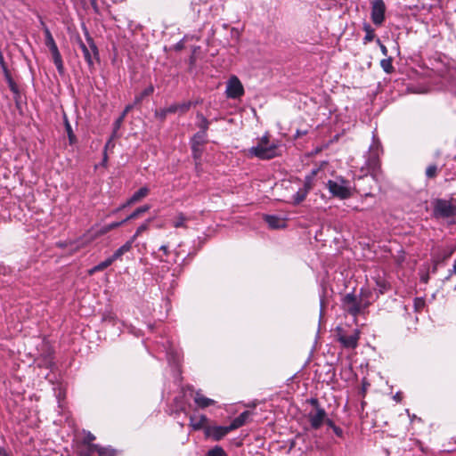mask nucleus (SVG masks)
<instances>
[{
  "instance_id": "obj_59",
  "label": "nucleus",
  "mask_w": 456,
  "mask_h": 456,
  "mask_svg": "<svg viewBox=\"0 0 456 456\" xmlns=\"http://www.w3.org/2000/svg\"><path fill=\"white\" fill-rule=\"evenodd\" d=\"M122 209H124V208H122V205H121L120 207H118V208H116L115 210H113V211H112V214H116V213H118V211H120V210H122Z\"/></svg>"
},
{
  "instance_id": "obj_42",
  "label": "nucleus",
  "mask_w": 456,
  "mask_h": 456,
  "mask_svg": "<svg viewBox=\"0 0 456 456\" xmlns=\"http://www.w3.org/2000/svg\"><path fill=\"white\" fill-rule=\"evenodd\" d=\"M376 285L379 288V291L380 294L385 293L389 288V285L387 283V281L380 279L376 281Z\"/></svg>"
},
{
  "instance_id": "obj_64",
  "label": "nucleus",
  "mask_w": 456,
  "mask_h": 456,
  "mask_svg": "<svg viewBox=\"0 0 456 456\" xmlns=\"http://www.w3.org/2000/svg\"><path fill=\"white\" fill-rule=\"evenodd\" d=\"M79 456H90L88 454H79Z\"/></svg>"
},
{
  "instance_id": "obj_11",
  "label": "nucleus",
  "mask_w": 456,
  "mask_h": 456,
  "mask_svg": "<svg viewBox=\"0 0 456 456\" xmlns=\"http://www.w3.org/2000/svg\"><path fill=\"white\" fill-rule=\"evenodd\" d=\"M312 187V178L306 177L303 187L300 188L293 196V204L298 205L303 202L311 191Z\"/></svg>"
},
{
  "instance_id": "obj_20",
  "label": "nucleus",
  "mask_w": 456,
  "mask_h": 456,
  "mask_svg": "<svg viewBox=\"0 0 456 456\" xmlns=\"http://www.w3.org/2000/svg\"><path fill=\"white\" fill-rule=\"evenodd\" d=\"M196 118L199 120L197 123V126L200 129L199 131L207 133L209 128L210 121L200 112H197Z\"/></svg>"
},
{
  "instance_id": "obj_43",
  "label": "nucleus",
  "mask_w": 456,
  "mask_h": 456,
  "mask_svg": "<svg viewBox=\"0 0 456 456\" xmlns=\"http://www.w3.org/2000/svg\"><path fill=\"white\" fill-rule=\"evenodd\" d=\"M45 44L48 47V49L51 53L58 49V46H57L53 37L51 39H48V40H45Z\"/></svg>"
},
{
  "instance_id": "obj_16",
  "label": "nucleus",
  "mask_w": 456,
  "mask_h": 456,
  "mask_svg": "<svg viewBox=\"0 0 456 456\" xmlns=\"http://www.w3.org/2000/svg\"><path fill=\"white\" fill-rule=\"evenodd\" d=\"M358 297L359 303L364 312L370 305L371 291L370 289H361Z\"/></svg>"
},
{
  "instance_id": "obj_45",
  "label": "nucleus",
  "mask_w": 456,
  "mask_h": 456,
  "mask_svg": "<svg viewBox=\"0 0 456 456\" xmlns=\"http://www.w3.org/2000/svg\"><path fill=\"white\" fill-rule=\"evenodd\" d=\"M2 70H3V73H4L6 82H9L13 79L8 67H4V69H2Z\"/></svg>"
},
{
  "instance_id": "obj_6",
  "label": "nucleus",
  "mask_w": 456,
  "mask_h": 456,
  "mask_svg": "<svg viewBox=\"0 0 456 456\" xmlns=\"http://www.w3.org/2000/svg\"><path fill=\"white\" fill-rule=\"evenodd\" d=\"M343 309L351 316L356 317L363 313L358 297L354 293H347L342 298Z\"/></svg>"
},
{
  "instance_id": "obj_24",
  "label": "nucleus",
  "mask_w": 456,
  "mask_h": 456,
  "mask_svg": "<svg viewBox=\"0 0 456 456\" xmlns=\"http://www.w3.org/2000/svg\"><path fill=\"white\" fill-rule=\"evenodd\" d=\"M265 221L273 229H277L283 225V220H281L276 216L266 215L265 216Z\"/></svg>"
},
{
  "instance_id": "obj_7",
  "label": "nucleus",
  "mask_w": 456,
  "mask_h": 456,
  "mask_svg": "<svg viewBox=\"0 0 456 456\" xmlns=\"http://www.w3.org/2000/svg\"><path fill=\"white\" fill-rule=\"evenodd\" d=\"M386 4L383 0H373L371 2L370 18L376 26H381L386 19Z\"/></svg>"
},
{
  "instance_id": "obj_5",
  "label": "nucleus",
  "mask_w": 456,
  "mask_h": 456,
  "mask_svg": "<svg viewBox=\"0 0 456 456\" xmlns=\"http://www.w3.org/2000/svg\"><path fill=\"white\" fill-rule=\"evenodd\" d=\"M433 211L436 217L448 218L456 214V206L452 205L451 201L437 199L434 202Z\"/></svg>"
},
{
  "instance_id": "obj_3",
  "label": "nucleus",
  "mask_w": 456,
  "mask_h": 456,
  "mask_svg": "<svg viewBox=\"0 0 456 456\" xmlns=\"http://www.w3.org/2000/svg\"><path fill=\"white\" fill-rule=\"evenodd\" d=\"M86 38L88 46L81 40L79 41V46L83 52L84 58L89 68H92L94 66L93 56L99 61V51L93 37L90 36L87 30H86Z\"/></svg>"
},
{
  "instance_id": "obj_51",
  "label": "nucleus",
  "mask_w": 456,
  "mask_h": 456,
  "mask_svg": "<svg viewBox=\"0 0 456 456\" xmlns=\"http://www.w3.org/2000/svg\"><path fill=\"white\" fill-rule=\"evenodd\" d=\"M324 423H325L328 427H330V428H332V429L334 428V427H336V425H335L334 421H333V420H331V419H328L327 417H326V419H325Z\"/></svg>"
},
{
  "instance_id": "obj_4",
  "label": "nucleus",
  "mask_w": 456,
  "mask_h": 456,
  "mask_svg": "<svg viewBox=\"0 0 456 456\" xmlns=\"http://www.w3.org/2000/svg\"><path fill=\"white\" fill-rule=\"evenodd\" d=\"M337 340L341 343L345 348L354 349L358 346V340L360 338V332L358 330H354L349 335L346 334L342 328H337L336 330Z\"/></svg>"
},
{
  "instance_id": "obj_49",
  "label": "nucleus",
  "mask_w": 456,
  "mask_h": 456,
  "mask_svg": "<svg viewBox=\"0 0 456 456\" xmlns=\"http://www.w3.org/2000/svg\"><path fill=\"white\" fill-rule=\"evenodd\" d=\"M44 33H45V40H48V39H51L53 37L50 29L45 26L44 28Z\"/></svg>"
},
{
  "instance_id": "obj_38",
  "label": "nucleus",
  "mask_w": 456,
  "mask_h": 456,
  "mask_svg": "<svg viewBox=\"0 0 456 456\" xmlns=\"http://www.w3.org/2000/svg\"><path fill=\"white\" fill-rule=\"evenodd\" d=\"M124 119L122 117H118L116 121L114 122V125H113V133H112V135L110 139V141L107 142L106 144V147L110 144V141L116 136L117 134V132L118 131V129L120 128L122 123H123Z\"/></svg>"
},
{
  "instance_id": "obj_61",
  "label": "nucleus",
  "mask_w": 456,
  "mask_h": 456,
  "mask_svg": "<svg viewBox=\"0 0 456 456\" xmlns=\"http://www.w3.org/2000/svg\"><path fill=\"white\" fill-rule=\"evenodd\" d=\"M295 444H296L295 441H291L289 448L292 449L293 447H295Z\"/></svg>"
},
{
  "instance_id": "obj_18",
  "label": "nucleus",
  "mask_w": 456,
  "mask_h": 456,
  "mask_svg": "<svg viewBox=\"0 0 456 456\" xmlns=\"http://www.w3.org/2000/svg\"><path fill=\"white\" fill-rule=\"evenodd\" d=\"M133 241L131 240H127L124 245H122L119 248H118L113 255L111 256L112 260L116 261L119 259L124 254L129 252L133 247Z\"/></svg>"
},
{
  "instance_id": "obj_46",
  "label": "nucleus",
  "mask_w": 456,
  "mask_h": 456,
  "mask_svg": "<svg viewBox=\"0 0 456 456\" xmlns=\"http://www.w3.org/2000/svg\"><path fill=\"white\" fill-rule=\"evenodd\" d=\"M377 43L379 45L380 51L384 56H387L388 50L385 45H383L379 38L377 39Z\"/></svg>"
},
{
  "instance_id": "obj_40",
  "label": "nucleus",
  "mask_w": 456,
  "mask_h": 456,
  "mask_svg": "<svg viewBox=\"0 0 456 456\" xmlns=\"http://www.w3.org/2000/svg\"><path fill=\"white\" fill-rule=\"evenodd\" d=\"M98 455L99 456H116L117 451L114 449H111V448H105V447L101 446Z\"/></svg>"
},
{
  "instance_id": "obj_15",
  "label": "nucleus",
  "mask_w": 456,
  "mask_h": 456,
  "mask_svg": "<svg viewBox=\"0 0 456 456\" xmlns=\"http://www.w3.org/2000/svg\"><path fill=\"white\" fill-rule=\"evenodd\" d=\"M194 402L201 409L208 408L216 403L215 400L206 397L200 391L195 393Z\"/></svg>"
},
{
  "instance_id": "obj_27",
  "label": "nucleus",
  "mask_w": 456,
  "mask_h": 456,
  "mask_svg": "<svg viewBox=\"0 0 456 456\" xmlns=\"http://www.w3.org/2000/svg\"><path fill=\"white\" fill-rule=\"evenodd\" d=\"M150 206L149 205H143L140 208H137L133 213H131L128 216H126L124 220L126 223L129 220L136 219L139 216H141L143 213H146L149 211Z\"/></svg>"
},
{
  "instance_id": "obj_13",
  "label": "nucleus",
  "mask_w": 456,
  "mask_h": 456,
  "mask_svg": "<svg viewBox=\"0 0 456 456\" xmlns=\"http://www.w3.org/2000/svg\"><path fill=\"white\" fill-rule=\"evenodd\" d=\"M208 419L205 415H200V417H190V426L194 430H200L203 429L205 431V428L209 427L208 425Z\"/></svg>"
},
{
  "instance_id": "obj_39",
  "label": "nucleus",
  "mask_w": 456,
  "mask_h": 456,
  "mask_svg": "<svg viewBox=\"0 0 456 456\" xmlns=\"http://www.w3.org/2000/svg\"><path fill=\"white\" fill-rule=\"evenodd\" d=\"M170 114L169 111H167V108L159 109L155 110V118L159 119L161 122H164L167 118V116Z\"/></svg>"
},
{
  "instance_id": "obj_52",
  "label": "nucleus",
  "mask_w": 456,
  "mask_h": 456,
  "mask_svg": "<svg viewBox=\"0 0 456 456\" xmlns=\"http://www.w3.org/2000/svg\"><path fill=\"white\" fill-rule=\"evenodd\" d=\"M159 250L163 251L166 256H167L169 254L168 248L167 245H162L159 248Z\"/></svg>"
},
{
  "instance_id": "obj_30",
  "label": "nucleus",
  "mask_w": 456,
  "mask_h": 456,
  "mask_svg": "<svg viewBox=\"0 0 456 456\" xmlns=\"http://www.w3.org/2000/svg\"><path fill=\"white\" fill-rule=\"evenodd\" d=\"M363 30L365 31V37L363 38V43L367 44L369 42H371L375 37V31L371 28L370 24H364Z\"/></svg>"
},
{
  "instance_id": "obj_57",
  "label": "nucleus",
  "mask_w": 456,
  "mask_h": 456,
  "mask_svg": "<svg viewBox=\"0 0 456 456\" xmlns=\"http://www.w3.org/2000/svg\"><path fill=\"white\" fill-rule=\"evenodd\" d=\"M453 253V249L450 250L449 253H445V256H444V259H446L448 257H450Z\"/></svg>"
},
{
  "instance_id": "obj_34",
  "label": "nucleus",
  "mask_w": 456,
  "mask_h": 456,
  "mask_svg": "<svg viewBox=\"0 0 456 456\" xmlns=\"http://www.w3.org/2000/svg\"><path fill=\"white\" fill-rule=\"evenodd\" d=\"M426 176L429 179H433L437 176L438 174V167L436 164L429 165L426 168Z\"/></svg>"
},
{
  "instance_id": "obj_23",
  "label": "nucleus",
  "mask_w": 456,
  "mask_h": 456,
  "mask_svg": "<svg viewBox=\"0 0 456 456\" xmlns=\"http://www.w3.org/2000/svg\"><path fill=\"white\" fill-rule=\"evenodd\" d=\"M208 142V133L198 131L191 139V143L195 145H204Z\"/></svg>"
},
{
  "instance_id": "obj_1",
  "label": "nucleus",
  "mask_w": 456,
  "mask_h": 456,
  "mask_svg": "<svg viewBox=\"0 0 456 456\" xmlns=\"http://www.w3.org/2000/svg\"><path fill=\"white\" fill-rule=\"evenodd\" d=\"M278 145L270 141V136L265 134L262 136L256 146L247 150L246 155L248 158H257L261 160H270L279 156Z\"/></svg>"
},
{
  "instance_id": "obj_22",
  "label": "nucleus",
  "mask_w": 456,
  "mask_h": 456,
  "mask_svg": "<svg viewBox=\"0 0 456 456\" xmlns=\"http://www.w3.org/2000/svg\"><path fill=\"white\" fill-rule=\"evenodd\" d=\"M367 167L371 171H376L380 167L379 156L376 153H370L367 159Z\"/></svg>"
},
{
  "instance_id": "obj_63",
  "label": "nucleus",
  "mask_w": 456,
  "mask_h": 456,
  "mask_svg": "<svg viewBox=\"0 0 456 456\" xmlns=\"http://www.w3.org/2000/svg\"><path fill=\"white\" fill-rule=\"evenodd\" d=\"M453 270H454V272H455V273H456V260L454 261Z\"/></svg>"
},
{
  "instance_id": "obj_29",
  "label": "nucleus",
  "mask_w": 456,
  "mask_h": 456,
  "mask_svg": "<svg viewBox=\"0 0 456 456\" xmlns=\"http://www.w3.org/2000/svg\"><path fill=\"white\" fill-rule=\"evenodd\" d=\"M392 57H388L380 61V66L387 74H392L395 71Z\"/></svg>"
},
{
  "instance_id": "obj_58",
  "label": "nucleus",
  "mask_w": 456,
  "mask_h": 456,
  "mask_svg": "<svg viewBox=\"0 0 456 456\" xmlns=\"http://www.w3.org/2000/svg\"><path fill=\"white\" fill-rule=\"evenodd\" d=\"M306 134V131L300 132L299 130L297 131V136H301Z\"/></svg>"
},
{
  "instance_id": "obj_14",
  "label": "nucleus",
  "mask_w": 456,
  "mask_h": 456,
  "mask_svg": "<svg viewBox=\"0 0 456 456\" xmlns=\"http://www.w3.org/2000/svg\"><path fill=\"white\" fill-rule=\"evenodd\" d=\"M252 415V411H245L241 412L238 417H236L230 424V429L235 430L243 425H245L249 417Z\"/></svg>"
},
{
  "instance_id": "obj_2",
  "label": "nucleus",
  "mask_w": 456,
  "mask_h": 456,
  "mask_svg": "<svg viewBox=\"0 0 456 456\" xmlns=\"http://www.w3.org/2000/svg\"><path fill=\"white\" fill-rule=\"evenodd\" d=\"M347 184L348 181L341 177L340 183L337 181L329 180L326 183V188L334 198L346 200L352 196L351 190Z\"/></svg>"
},
{
  "instance_id": "obj_12",
  "label": "nucleus",
  "mask_w": 456,
  "mask_h": 456,
  "mask_svg": "<svg viewBox=\"0 0 456 456\" xmlns=\"http://www.w3.org/2000/svg\"><path fill=\"white\" fill-rule=\"evenodd\" d=\"M191 106L192 102L191 101L183 102L181 103H174L167 107V111H169L170 114L178 113L179 115H183L189 111Z\"/></svg>"
},
{
  "instance_id": "obj_8",
  "label": "nucleus",
  "mask_w": 456,
  "mask_h": 456,
  "mask_svg": "<svg viewBox=\"0 0 456 456\" xmlns=\"http://www.w3.org/2000/svg\"><path fill=\"white\" fill-rule=\"evenodd\" d=\"M244 94V88L240 79L233 76L229 79L226 95L231 99H238Z\"/></svg>"
},
{
  "instance_id": "obj_41",
  "label": "nucleus",
  "mask_w": 456,
  "mask_h": 456,
  "mask_svg": "<svg viewBox=\"0 0 456 456\" xmlns=\"http://www.w3.org/2000/svg\"><path fill=\"white\" fill-rule=\"evenodd\" d=\"M85 436L82 440V444L84 445L93 444V442L95 440V436L92 434L90 431H85L84 430Z\"/></svg>"
},
{
  "instance_id": "obj_37",
  "label": "nucleus",
  "mask_w": 456,
  "mask_h": 456,
  "mask_svg": "<svg viewBox=\"0 0 456 456\" xmlns=\"http://www.w3.org/2000/svg\"><path fill=\"white\" fill-rule=\"evenodd\" d=\"M201 145H195L193 143H191L192 157L195 160H200L202 156V149L200 148Z\"/></svg>"
},
{
  "instance_id": "obj_10",
  "label": "nucleus",
  "mask_w": 456,
  "mask_h": 456,
  "mask_svg": "<svg viewBox=\"0 0 456 456\" xmlns=\"http://www.w3.org/2000/svg\"><path fill=\"white\" fill-rule=\"evenodd\" d=\"M231 431H232V429H230V425L226 427L209 426L205 428V436L211 437L214 441H220Z\"/></svg>"
},
{
  "instance_id": "obj_31",
  "label": "nucleus",
  "mask_w": 456,
  "mask_h": 456,
  "mask_svg": "<svg viewBox=\"0 0 456 456\" xmlns=\"http://www.w3.org/2000/svg\"><path fill=\"white\" fill-rule=\"evenodd\" d=\"M151 222V219L146 220L143 224H142L136 230L135 233L132 236L130 239L133 242L139 237L142 232L147 231L150 226V223Z\"/></svg>"
},
{
  "instance_id": "obj_50",
  "label": "nucleus",
  "mask_w": 456,
  "mask_h": 456,
  "mask_svg": "<svg viewBox=\"0 0 456 456\" xmlns=\"http://www.w3.org/2000/svg\"><path fill=\"white\" fill-rule=\"evenodd\" d=\"M0 67L2 69H4V67H7L6 62L4 61V57L1 51H0Z\"/></svg>"
},
{
  "instance_id": "obj_32",
  "label": "nucleus",
  "mask_w": 456,
  "mask_h": 456,
  "mask_svg": "<svg viewBox=\"0 0 456 456\" xmlns=\"http://www.w3.org/2000/svg\"><path fill=\"white\" fill-rule=\"evenodd\" d=\"M188 218L183 214L179 213L173 222V225L175 228L186 227L185 223Z\"/></svg>"
},
{
  "instance_id": "obj_44",
  "label": "nucleus",
  "mask_w": 456,
  "mask_h": 456,
  "mask_svg": "<svg viewBox=\"0 0 456 456\" xmlns=\"http://www.w3.org/2000/svg\"><path fill=\"white\" fill-rule=\"evenodd\" d=\"M8 84V86L10 88V90L16 95H20V90H19V87L17 86V84L15 83V81L12 79L9 82H7Z\"/></svg>"
},
{
  "instance_id": "obj_56",
  "label": "nucleus",
  "mask_w": 456,
  "mask_h": 456,
  "mask_svg": "<svg viewBox=\"0 0 456 456\" xmlns=\"http://www.w3.org/2000/svg\"><path fill=\"white\" fill-rule=\"evenodd\" d=\"M368 384H365V383L362 384V396H365V395H366V386Z\"/></svg>"
},
{
  "instance_id": "obj_47",
  "label": "nucleus",
  "mask_w": 456,
  "mask_h": 456,
  "mask_svg": "<svg viewBox=\"0 0 456 456\" xmlns=\"http://www.w3.org/2000/svg\"><path fill=\"white\" fill-rule=\"evenodd\" d=\"M309 403L314 408V410H317L318 408H322L320 406V403L317 398H311L309 400Z\"/></svg>"
},
{
  "instance_id": "obj_28",
  "label": "nucleus",
  "mask_w": 456,
  "mask_h": 456,
  "mask_svg": "<svg viewBox=\"0 0 456 456\" xmlns=\"http://www.w3.org/2000/svg\"><path fill=\"white\" fill-rule=\"evenodd\" d=\"M126 224L125 220H122L120 222H113L111 224H106L104 226H102L97 232L98 235H103V234H106L107 232H110L111 230H114L119 226H121L122 224Z\"/></svg>"
},
{
  "instance_id": "obj_33",
  "label": "nucleus",
  "mask_w": 456,
  "mask_h": 456,
  "mask_svg": "<svg viewBox=\"0 0 456 456\" xmlns=\"http://www.w3.org/2000/svg\"><path fill=\"white\" fill-rule=\"evenodd\" d=\"M86 448L85 451H82L79 454H88L92 456L94 452L99 453L101 446L95 444H89L85 445Z\"/></svg>"
},
{
  "instance_id": "obj_26",
  "label": "nucleus",
  "mask_w": 456,
  "mask_h": 456,
  "mask_svg": "<svg viewBox=\"0 0 456 456\" xmlns=\"http://www.w3.org/2000/svg\"><path fill=\"white\" fill-rule=\"evenodd\" d=\"M113 262H114V260H112V257L110 256L107 259H105L104 261L99 263L94 268H92L89 271V273L93 274L96 272H102V271L105 270L106 268H108L109 266H110L113 264Z\"/></svg>"
},
{
  "instance_id": "obj_19",
  "label": "nucleus",
  "mask_w": 456,
  "mask_h": 456,
  "mask_svg": "<svg viewBox=\"0 0 456 456\" xmlns=\"http://www.w3.org/2000/svg\"><path fill=\"white\" fill-rule=\"evenodd\" d=\"M51 54H52L53 61L58 72L60 74H62L64 72V65H63L62 57L61 55L59 49L52 52Z\"/></svg>"
},
{
  "instance_id": "obj_55",
  "label": "nucleus",
  "mask_w": 456,
  "mask_h": 456,
  "mask_svg": "<svg viewBox=\"0 0 456 456\" xmlns=\"http://www.w3.org/2000/svg\"><path fill=\"white\" fill-rule=\"evenodd\" d=\"M135 105L133 104H129V105H126V108L124 109V111H126V113H128Z\"/></svg>"
},
{
  "instance_id": "obj_35",
  "label": "nucleus",
  "mask_w": 456,
  "mask_h": 456,
  "mask_svg": "<svg viewBox=\"0 0 456 456\" xmlns=\"http://www.w3.org/2000/svg\"><path fill=\"white\" fill-rule=\"evenodd\" d=\"M426 305V301L423 297H415L413 302V307L415 312L420 313Z\"/></svg>"
},
{
  "instance_id": "obj_25",
  "label": "nucleus",
  "mask_w": 456,
  "mask_h": 456,
  "mask_svg": "<svg viewBox=\"0 0 456 456\" xmlns=\"http://www.w3.org/2000/svg\"><path fill=\"white\" fill-rule=\"evenodd\" d=\"M64 126H65V130H66V133L68 134V138H69V142L70 145H73L77 142V136L75 135L73 130H72V127H71V125L70 123L69 122L66 115H64Z\"/></svg>"
},
{
  "instance_id": "obj_60",
  "label": "nucleus",
  "mask_w": 456,
  "mask_h": 456,
  "mask_svg": "<svg viewBox=\"0 0 456 456\" xmlns=\"http://www.w3.org/2000/svg\"><path fill=\"white\" fill-rule=\"evenodd\" d=\"M127 115L126 111H122L121 115L119 117H122L123 119H125L126 116Z\"/></svg>"
},
{
  "instance_id": "obj_54",
  "label": "nucleus",
  "mask_w": 456,
  "mask_h": 456,
  "mask_svg": "<svg viewBox=\"0 0 456 456\" xmlns=\"http://www.w3.org/2000/svg\"><path fill=\"white\" fill-rule=\"evenodd\" d=\"M428 280H429V275L427 273L423 276H421L420 278V281L423 282V283H428Z\"/></svg>"
},
{
  "instance_id": "obj_17",
  "label": "nucleus",
  "mask_w": 456,
  "mask_h": 456,
  "mask_svg": "<svg viewBox=\"0 0 456 456\" xmlns=\"http://www.w3.org/2000/svg\"><path fill=\"white\" fill-rule=\"evenodd\" d=\"M150 192V190L148 187L143 186L141 187L138 191H136L128 200L127 204H134L140 200H142L143 198H145Z\"/></svg>"
},
{
  "instance_id": "obj_36",
  "label": "nucleus",
  "mask_w": 456,
  "mask_h": 456,
  "mask_svg": "<svg viewBox=\"0 0 456 456\" xmlns=\"http://www.w3.org/2000/svg\"><path fill=\"white\" fill-rule=\"evenodd\" d=\"M206 456H227V454L221 446H215L208 452Z\"/></svg>"
},
{
  "instance_id": "obj_48",
  "label": "nucleus",
  "mask_w": 456,
  "mask_h": 456,
  "mask_svg": "<svg viewBox=\"0 0 456 456\" xmlns=\"http://www.w3.org/2000/svg\"><path fill=\"white\" fill-rule=\"evenodd\" d=\"M332 430L338 437H343V430L341 428L336 426Z\"/></svg>"
},
{
  "instance_id": "obj_53",
  "label": "nucleus",
  "mask_w": 456,
  "mask_h": 456,
  "mask_svg": "<svg viewBox=\"0 0 456 456\" xmlns=\"http://www.w3.org/2000/svg\"><path fill=\"white\" fill-rule=\"evenodd\" d=\"M0 456H11L4 447H0Z\"/></svg>"
},
{
  "instance_id": "obj_62",
  "label": "nucleus",
  "mask_w": 456,
  "mask_h": 456,
  "mask_svg": "<svg viewBox=\"0 0 456 456\" xmlns=\"http://www.w3.org/2000/svg\"><path fill=\"white\" fill-rule=\"evenodd\" d=\"M131 204H127V201L122 205L123 208H126V207L130 206Z\"/></svg>"
},
{
  "instance_id": "obj_21",
  "label": "nucleus",
  "mask_w": 456,
  "mask_h": 456,
  "mask_svg": "<svg viewBox=\"0 0 456 456\" xmlns=\"http://www.w3.org/2000/svg\"><path fill=\"white\" fill-rule=\"evenodd\" d=\"M153 93H154V86L151 84L142 92H141L139 94L135 95L134 100V105H139L145 97L151 95Z\"/></svg>"
},
{
  "instance_id": "obj_9",
  "label": "nucleus",
  "mask_w": 456,
  "mask_h": 456,
  "mask_svg": "<svg viewBox=\"0 0 456 456\" xmlns=\"http://www.w3.org/2000/svg\"><path fill=\"white\" fill-rule=\"evenodd\" d=\"M326 417L327 413L323 408H318L317 410L311 411L307 415L311 428L314 430L319 429L322 426Z\"/></svg>"
}]
</instances>
